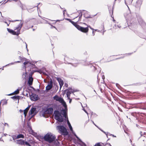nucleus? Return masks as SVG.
I'll return each instance as SVG.
<instances>
[{
    "label": "nucleus",
    "instance_id": "obj_1",
    "mask_svg": "<svg viewBox=\"0 0 146 146\" xmlns=\"http://www.w3.org/2000/svg\"><path fill=\"white\" fill-rule=\"evenodd\" d=\"M23 25V23L20 22L18 26L14 29V31L8 28H7V30L9 33L12 34L18 35L20 33V30Z\"/></svg>",
    "mask_w": 146,
    "mask_h": 146
},
{
    "label": "nucleus",
    "instance_id": "obj_2",
    "mask_svg": "<svg viewBox=\"0 0 146 146\" xmlns=\"http://www.w3.org/2000/svg\"><path fill=\"white\" fill-rule=\"evenodd\" d=\"M55 136L51 133H48L44 136V140L49 143H53L55 140Z\"/></svg>",
    "mask_w": 146,
    "mask_h": 146
},
{
    "label": "nucleus",
    "instance_id": "obj_3",
    "mask_svg": "<svg viewBox=\"0 0 146 146\" xmlns=\"http://www.w3.org/2000/svg\"><path fill=\"white\" fill-rule=\"evenodd\" d=\"M73 24L81 32L84 33H87L88 31V28L87 27L84 28L81 27L79 25H77L76 23L71 21L70 22Z\"/></svg>",
    "mask_w": 146,
    "mask_h": 146
},
{
    "label": "nucleus",
    "instance_id": "obj_4",
    "mask_svg": "<svg viewBox=\"0 0 146 146\" xmlns=\"http://www.w3.org/2000/svg\"><path fill=\"white\" fill-rule=\"evenodd\" d=\"M57 129L58 130L59 132L62 135H66L68 134V132L66 129L62 126H57Z\"/></svg>",
    "mask_w": 146,
    "mask_h": 146
},
{
    "label": "nucleus",
    "instance_id": "obj_5",
    "mask_svg": "<svg viewBox=\"0 0 146 146\" xmlns=\"http://www.w3.org/2000/svg\"><path fill=\"white\" fill-rule=\"evenodd\" d=\"M54 118L58 121L62 122L63 121V117L61 116L60 112L57 111L54 112Z\"/></svg>",
    "mask_w": 146,
    "mask_h": 146
},
{
    "label": "nucleus",
    "instance_id": "obj_6",
    "mask_svg": "<svg viewBox=\"0 0 146 146\" xmlns=\"http://www.w3.org/2000/svg\"><path fill=\"white\" fill-rule=\"evenodd\" d=\"M53 98L54 100H56V101H58L60 103H61L65 108H66V103L62 98L59 97L57 95H56Z\"/></svg>",
    "mask_w": 146,
    "mask_h": 146
},
{
    "label": "nucleus",
    "instance_id": "obj_7",
    "mask_svg": "<svg viewBox=\"0 0 146 146\" xmlns=\"http://www.w3.org/2000/svg\"><path fill=\"white\" fill-rule=\"evenodd\" d=\"M49 111L52 112L53 111L52 108H49L46 111H45L44 110H42L40 112V116L41 117H43L45 118H46L48 117V116L47 114H46V113H48V111Z\"/></svg>",
    "mask_w": 146,
    "mask_h": 146
},
{
    "label": "nucleus",
    "instance_id": "obj_8",
    "mask_svg": "<svg viewBox=\"0 0 146 146\" xmlns=\"http://www.w3.org/2000/svg\"><path fill=\"white\" fill-rule=\"evenodd\" d=\"M78 91V90H75L70 88L69 90H68L66 92L67 97L68 99H70V95L72 93H74L75 92H77Z\"/></svg>",
    "mask_w": 146,
    "mask_h": 146
},
{
    "label": "nucleus",
    "instance_id": "obj_9",
    "mask_svg": "<svg viewBox=\"0 0 146 146\" xmlns=\"http://www.w3.org/2000/svg\"><path fill=\"white\" fill-rule=\"evenodd\" d=\"M37 113L36 109L35 108H31L29 112V114L31 116V117H33Z\"/></svg>",
    "mask_w": 146,
    "mask_h": 146
},
{
    "label": "nucleus",
    "instance_id": "obj_10",
    "mask_svg": "<svg viewBox=\"0 0 146 146\" xmlns=\"http://www.w3.org/2000/svg\"><path fill=\"white\" fill-rule=\"evenodd\" d=\"M30 99L32 100L36 101L38 99V96L36 94H33L30 96Z\"/></svg>",
    "mask_w": 146,
    "mask_h": 146
},
{
    "label": "nucleus",
    "instance_id": "obj_11",
    "mask_svg": "<svg viewBox=\"0 0 146 146\" xmlns=\"http://www.w3.org/2000/svg\"><path fill=\"white\" fill-rule=\"evenodd\" d=\"M52 87V81L50 80L49 83H48L47 86L46 87V90L48 91L51 89Z\"/></svg>",
    "mask_w": 146,
    "mask_h": 146
},
{
    "label": "nucleus",
    "instance_id": "obj_12",
    "mask_svg": "<svg viewBox=\"0 0 146 146\" xmlns=\"http://www.w3.org/2000/svg\"><path fill=\"white\" fill-rule=\"evenodd\" d=\"M17 144L21 145H24V141L22 139H19L17 140L16 141H15Z\"/></svg>",
    "mask_w": 146,
    "mask_h": 146
},
{
    "label": "nucleus",
    "instance_id": "obj_13",
    "mask_svg": "<svg viewBox=\"0 0 146 146\" xmlns=\"http://www.w3.org/2000/svg\"><path fill=\"white\" fill-rule=\"evenodd\" d=\"M61 114L64 115V117L66 118L67 116V112L66 110L63 109L61 111Z\"/></svg>",
    "mask_w": 146,
    "mask_h": 146
},
{
    "label": "nucleus",
    "instance_id": "obj_14",
    "mask_svg": "<svg viewBox=\"0 0 146 146\" xmlns=\"http://www.w3.org/2000/svg\"><path fill=\"white\" fill-rule=\"evenodd\" d=\"M69 127V128L70 130L72 132V134L74 135L78 139H80L76 135V134L73 131L72 127L71 126H70Z\"/></svg>",
    "mask_w": 146,
    "mask_h": 146
},
{
    "label": "nucleus",
    "instance_id": "obj_15",
    "mask_svg": "<svg viewBox=\"0 0 146 146\" xmlns=\"http://www.w3.org/2000/svg\"><path fill=\"white\" fill-rule=\"evenodd\" d=\"M29 108L30 106H28L24 110L23 113L24 114V115L25 117L26 116L27 113Z\"/></svg>",
    "mask_w": 146,
    "mask_h": 146
},
{
    "label": "nucleus",
    "instance_id": "obj_16",
    "mask_svg": "<svg viewBox=\"0 0 146 146\" xmlns=\"http://www.w3.org/2000/svg\"><path fill=\"white\" fill-rule=\"evenodd\" d=\"M33 78L31 77H30L29 78V80L28 81L29 84L31 85L32 84L33 82Z\"/></svg>",
    "mask_w": 146,
    "mask_h": 146
},
{
    "label": "nucleus",
    "instance_id": "obj_17",
    "mask_svg": "<svg viewBox=\"0 0 146 146\" xmlns=\"http://www.w3.org/2000/svg\"><path fill=\"white\" fill-rule=\"evenodd\" d=\"M58 81L59 82V83L60 84V88H61L63 86L64 82L63 80L61 79L58 80Z\"/></svg>",
    "mask_w": 146,
    "mask_h": 146
},
{
    "label": "nucleus",
    "instance_id": "obj_18",
    "mask_svg": "<svg viewBox=\"0 0 146 146\" xmlns=\"http://www.w3.org/2000/svg\"><path fill=\"white\" fill-rule=\"evenodd\" d=\"M21 89V88H18L17 89L16 91H15L14 92V93L15 94H17L19 93V91Z\"/></svg>",
    "mask_w": 146,
    "mask_h": 146
},
{
    "label": "nucleus",
    "instance_id": "obj_19",
    "mask_svg": "<svg viewBox=\"0 0 146 146\" xmlns=\"http://www.w3.org/2000/svg\"><path fill=\"white\" fill-rule=\"evenodd\" d=\"M20 59L22 61V62L23 61H26L27 60V59L26 58H22L20 56H19Z\"/></svg>",
    "mask_w": 146,
    "mask_h": 146
},
{
    "label": "nucleus",
    "instance_id": "obj_20",
    "mask_svg": "<svg viewBox=\"0 0 146 146\" xmlns=\"http://www.w3.org/2000/svg\"><path fill=\"white\" fill-rule=\"evenodd\" d=\"M17 138H18V139L19 138H23L24 137V135L21 134L18 135H17Z\"/></svg>",
    "mask_w": 146,
    "mask_h": 146
},
{
    "label": "nucleus",
    "instance_id": "obj_21",
    "mask_svg": "<svg viewBox=\"0 0 146 146\" xmlns=\"http://www.w3.org/2000/svg\"><path fill=\"white\" fill-rule=\"evenodd\" d=\"M30 64V63H29V62L28 61H25V62H24V67L25 68H26V66L25 65L27 64Z\"/></svg>",
    "mask_w": 146,
    "mask_h": 146
},
{
    "label": "nucleus",
    "instance_id": "obj_22",
    "mask_svg": "<svg viewBox=\"0 0 146 146\" xmlns=\"http://www.w3.org/2000/svg\"><path fill=\"white\" fill-rule=\"evenodd\" d=\"M11 98L13 100L18 99H19V97L17 96H15L11 97Z\"/></svg>",
    "mask_w": 146,
    "mask_h": 146
},
{
    "label": "nucleus",
    "instance_id": "obj_23",
    "mask_svg": "<svg viewBox=\"0 0 146 146\" xmlns=\"http://www.w3.org/2000/svg\"><path fill=\"white\" fill-rule=\"evenodd\" d=\"M12 137L13 139L14 140H15L18 139L17 138V136L15 135H13L12 136Z\"/></svg>",
    "mask_w": 146,
    "mask_h": 146
},
{
    "label": "nucleus",
    "instance_id": "obj_24",
    "mask_svg": "<svg viewBox=\"0 0 146 146\" xmlns=\"http://www.w3.org/2000/svg\"><path fill=\"white\" fill-rule=\"evenodd\" d=\"M88 27H89L91 30H92L93 31H92V34H93V36H94L95 35V33H94V29L92 28L89 25L88 26V27H87L88 28Z\"/></svg>",
    "mask_w": 146,
    "mask_h": 146
},
{
    "label": "nucleus",
    "instance_id": "obj_25",
    "mask_svg": "<svg viewBox=\"0 0 146 146\" xmlns=\"http://www.w3.org/2000/svg\"><path fill=\"white\" fill-rule=\"evenodd\" d=\"M27 145L29 146H31V145H30L27 142H25L24 143V145Z\"/></svg>",
    "mask_w": 146,
    "mask_h": 146
},
{
    "label": "nucleus",
    "instance_id": "obj_26",
    "mask_svg": "<svg viewBox=\"0 0 146 146\" xmlns=\"http://www.w3.org/2000/svg\"><path fill=\"white\" fill-rule=\"evenodd\" d=\"M27 74V72L24 73L22 75L23 78H25Z\"/></svg>",
    "mask_w": 146,
    "mask_h": 146
},
{
    "label": "nucleus",
    "instance_id": "obj_27",
    "mask_svg": "<svg viewBox=\"0 0 146 146\" xmlns=\"http://www.w3.org/2000/svg\"><path fill=\"white\" fill-rule=\"evenodd\" d=\"M20 62V61H17V62H15L14 63H12L9 64H8V65H10V64H11V65L13 64H14L15 63H19ZM7 65H6V66H7Z\"/></svg>",
    "mask_w": 146,
    "mask_h": 146
},
{
    "label": "nucleus",
    "instance_id": "obj_28",
    "mask_svg": "<svg viewBox=\"0 0 146 146\" xmlns=\"http://www.w3.org/2000/svg\"><path fill=\"white\" fill-rule=\"evenodd\" d=\"M95 146H102L100 143H98L95 145Z\"/></svg>",
    "mask_w": 146,
    "mask_h": 146
},
{
    "label": "nucleus",
    "instance_id": "obj_29",
    "mask_svg": "<svg viewBox=\"0 0 146 146\" xmlns=\"http://www.w3.org/2000/svg\"><path fill=\"white\" fill-rule=\"evenodd\" d=\"M67 122L69 127L71 126L68 119L67 120Z\"/></svg>",
    "mask_w": 146,
    "mask_h": 146
},
{
    "label": "nucleus",
    "instance_id": "obj_30",
    "mask_svg": "<svg viewBox=\"0 0 146 146\" xmlns=\"http://www.w3.org/2000/svg\"><path fill=\"white\" fill-rule=\"evenodd\" d=\"M101 131H102L103 133H105V134L106 135H107V137H108L107 135H108V133H109H109H106V132H105V131H103V130H101Z\"/></svg>",
    "mask_w": 146,
    "mask_h": 146
},
{
    "label": "nucleus",
    "instance_id": "obj_31",
    "mask_svg": "<svg viewBox=\"0 0 146 146\" xmlns=\"http://www.w3.org/2000/svg\"><path fill=\"white\" fill-rule=\"evenodd\" d=\"M109 135H111V136H112L113 137H116V136H115V135H113L112 134H109Z\"/></svg>",
    "mask_w": 146,
    "mask_h": 146
},
{
    "label": "nucleus",
    "instance_id": "obj_32",
    "mask_svg": "<svg viewBox=\"0 0 146 146\" xmlns=\"http://www.w3.org/2000/svg\"><path fill=\"white\" fill-rule=\"evenodd\" d=\"M66 19L68 21H69L70 22H71V20L70 19Z\"/></svg>",
    "mask_w": 146,
    "mask_h": 146
},
{
    "label": "nucleus",
    "instance_id": "obj_33",
    "mask_svg": "<svg viewBox=\"0 0 146 146\" xmlns=\"http://www.w3.org/2000/svg\"><path fill=\"white\" fill-rule=\"evenodd\" d=\"M19 111L20 113H22L23 112V110H19Z\"/></svg>",
    "mask_w": 146,
    "mask_h": 146
},
{
    "label": "nucleus",
    "instance_id": "obj_34",
    "mask_svg": "<svg viewBox=\"0 0 146 146\" xmlns=\"http://www.w3.org/2000/svg\"><path fill=\"white\" fill-rule=\"evenodd\" d=\"M83 110H84V111L87 114H88V113H87V112L86 111V110H84V109H83Z\"/></svg>",
    "mask_w": 146,
    "mask_h": 146
},
{
    "label": "nucleus",
    "instance_id": "obj_35",
    "mask_svg": "<svg viewBox=\"0 0 146 146\" xmlns=\"http://www.w3.org/2000/svg\"><path fill=\"white\" fill-rule=\"evenodd\" d=\"M68 99L70 100H69V103H71V102L72 99H70H70Z\"/></svg>",
    "mask_w": 146,
    "mask_h": 146
},
{
    "label": "nucleus",
    "instance_id": "obj_36",
    "mask_svg": "<svg viewBox=\"0 0 146 146\" xmlns=\"http://www.w3.org/2000/svg\"><path fill=\"white\" fill-rule=\"evenodd\" d=\"M82 17V16L81 15L80 17H79V21H80V19H81V17Z\"/></svg>",
    "mask_w": 146,
    "mask_h": 146
},
{
    "label": "nucleus",
    "instance_id": "obj_37",
    "mask_svg": "<svg viewBox=\"0 0 146 146\" xmlns=\"http://www.w3.org/2000/svg\"><path fill=\"white\" fill-rule=\"evenodd\" d=\"M107 144H108V145H110V146H111V145L110 144V143H107Z\"/></svg>",
    "mask_w": 146,
    "mask_h": 146
},
{
    "label": "nucleus",
    "instance_id": "obj_38",
    "mask_svg": "<svg viewBox=\"0 0 146 146\" xmlns=\"http://www.w3.org/2000/svg\"><path fill=\"white\" fill-rule=\"evenodd\" d=\"M107 144H108V145H110V146H111V145L110 144V143H107Z\"/></svg>",
    "mask_w": 146,
    "mask_h": 146
},
{
    "label": "nucleus",
    "instance_id": "obj_39",
    "mask_svg": "<svg viewBox=\"0 0 146 146\" xmlns=\"http://www.w3.org/2000/svg\"><path fill=\"white\" fill-rule=\"evenodd\" d=\"M94 30H95V31H99L98 29H95Z\"/></svg>",
    "mask_w": 146,
    "mask_h": 146
},
{
    "label": "nucleus",
    "instance_id": "obj_40",
    "mask_svg": "<svg viewBox=\"0 0 146 146\" xmlns=\"http://www.w3.org/2000/svg\"><path fill=\"white\" fill-rule=\"evenodd\" d=\"M17 21V20L14 21H12V22H13L15 21Z\"/></svg>",
    "mask_w": 146,
    "mask_h": 146
},
{
    "label": "nucleus",
    "instance_id": "obj_41",
    "mask_svg": "<svg viewBox=\"0 0 146 146\" xmlns=\"http://www.w3.org/2000/svg\"><path fill=\"white\" fill-rule=\"evenodd\" d=\"M65 85L66 86V87L67 86H68L67 84H65Z\"/></svg>",
    "mask_w": 146,
    "mask_h": 146
},
{
    "label": "nucleus",
    "instance_id": "obj_42",
    "mask_svg": "<svg viewBox=\"0 0 146 146\" xmlns=\"http://www.w3.org/2000/svg\"><path fill=\"white\" fill-rule=\"evenodd\" d=\"M93 124L96 126V125L94 123V122L93 121Z\"/></svg>",
    "mask_w": 146,
    "mask_h": 146
},
{
    "label": "nucleus",
    "instance_id": "obj_43",
    "mask_svg": "<svg viewBox=\"0 0 146 146\" xmlns=\"http://www.w3.org/2000/svg\"><path fill=\"white\" fill-rule=\"evenodd\" d=\"M7 26H9V24H8L7 23Z\"/></svg>",
    "mask_w": 146,
    "mask_h": 146
},
{
    "label": "nucleus",
    "instance_id": "obj_44",
    "mask_svg": "<svg viewBox=\"0 0 146 146\" xmlns=\"http://www.w3.org/2000/svg\"><path fill=\"white\" fill-rule=\"evenodd\" d=\"M5 23H6V24H7V23L6 22V21L5 22Z\"/></svg>",
    "mask_w": 146,
    "mask_h": 146
},
{
    "label": "nucleus",
    "instance_id": "obj_45",
    "mask_svg": "<svg viewBox=\"0 0 146 146\" xmlns=\"http://www.w3.org/2000/svg\"><path fill=\"white\" fill-rule=\"evenodd\" d=\"M64 11H63V14H64Z\"/></svg>",
    "mask_w": 146,
    "mask_h": 146
},
{
    "label": "nucleus",
    "instance_id": "obj_46",
    "mask_svg": "<svg viewBox=\"0 0 146 146\" xmlns=\"http://www.w3.org/2000/svg\"><path fill=\"white\" fill-rule=\"evenodd\" d=\"M53 28H54L56 29V27H55L53 26Z\"/></svg>",
    "mask_w": 146,
    "mask_h": 146
},
{
    "label": "nucleus",
    "instance_id": "obj_47",
    "mask_svg": "<svg viewBox=\"0 0 146 146\" xmlns=\"http://www.w3.org/2000/svg\"><path fill=\"white\" fill-rule=\"evenodd\" d=\"M95 30H94V33H95Z\"/></svg>",
    "mask_w": 146,
    "mask_h": 146
},
{
    "label": "nucleus",
    "instance_id": "obj_48",
    "mask_svg": "<svg viewBox=\"0 0 146 146\" xmlns=\"http://www.w3.org/2000/svg\"><path fill=\"white\" fill-rule=\"evenodd\" d=\"M6 125H7L8 126V124H7V123H6Z\"/></svg>",
    "mask_w": 146,
    "mask_h": 146
},
{
    "label": "nucleus",
    "instance_id": "obj_49",
    "mask_svg": "<svg viewBox=\"0 0 146 146\" xmlns=\"http://www.w3.org/2000/svg\"><path fill=\"white\" fill-rule=\"evenodd\" d=\"M26 47L27 48V44H26Z\"/></svg>",
    "mask_w": 146,
    "mask_h": 146
},
{
    "label": "nucleus",
    "instance_id": "obj_50",
    "mask_svg": "<svg viewBox=\"0 0 146 146\" xmlns=\"http://www.w3.org/2000/svg\"><path fill=\"white\" fill-rule=\"evenodd\" d=\"M30 128V129L31 130V131H32V130L31 129V128Z\"/></svg>",
    "mask_w": 146,
    "mask_h": 146
},
{
    "label": "nucleus",
    "instance_id": "obj_51",
    "mask_svg": "<svg viewBox=\"0 0 146 146\" xmlns=\"http://www.w3.org/2000/svg\"><path fill=\"white\" fill-rule=\"evenodd\" d=\"M23 7V6H22V9H23V8H22Z\"/></svg>",
    "mask_w": 146,
    "mask_h": 146
},
{
    "label": "nucleus",
    "instance_id": "obj_52",
    "mask_svg": "<svg viewBox=\"0 0 146 146\" xmlns=\"http://www.w3.org/2000/svg\"><path fill=\"white\" fill-rule=\"evenodd\" d=\"M10 141H12V140H11V139H10Z\"/></svg>",
    "mask_w": 146,
    "mask_h": 146
},
{
    "label": "nucleus",
    "instance_id": "obj_53",
    "mask_svg": "<svg viewBox=\"0 0 146 146\" xmlns=\"http://www.w3.org/2000/svg\"><path fill=\"white\" fill-rule=\"evenodd\" d=\"M6 135H7V134H6V135H5L6 136Z\"/></svg>",
    "mask_w": 146,
    "mask_h": 146
},
{
    "label": "nucleus",
    "instance_id": "obj_54",
    "mask_svg": "<svg viewBox=\"0 0 146 146\" xmlns=\"http://www.w3.org/2000/svg\"><path fill=\"white\" fill-rule=\"evenodd\" d=\"M6 135H7V134H6V135H5L6 136Z\"/></svg>",
    "mask_w": 146,
    "mask_h": 146
},
{
    "label": "nucleus",
    "instance_id": "obj_55",
    "mask_svg": "<svg viewBox=\"0 0 146 146\" xmlns=\"http://www.w3.org/2000/svg\"><path fill=\"white\" fill-rule=\"evenodd\" d=\"M125 3L126 4L125 1Z\"/></svg>",
    "mask_w": 146,
    "mask_h": 146
},
{
    "label": "nucleus",
    "instance_id": "obj_56",
    "mask_svg": "<svg viewBox=\"0 0 146 146\" xmlns=\"http://www.w3.org/2000/svg\"><path fill=\"white\" fill-rule=\"evenodd\" d=\"M0 13H1V12H0Z\"/></svg>",
    "mask_w": 146,
    "mask_h": 146
},
{
    "label": "nucleus",
    "instance_id": "obj_57",
    "mask_svg": "<svg viewBox=\"0 0 146 146\" xmlns=\"http://www.w3.org/2000/svg\"><path fill=\"white\" fill-rule=\"evenodd\" d=\"M74 66H76V65H74Z\"/></svg>",
    "mask_w": 146,
    "mask_h": 146
},
{
    "label": "nucleus",
    "instance_id": "obj_58",
    "mask_svg": "<svg viewBox=\"0 0 146 146\" xmlns=\"http://www.w3.org/2000/svg\"><path fill=\"white\" fill-rule=\"evenodd\" d=\"M1 3V2H0V3Z\"/></svg>",
    "mask_w": 146,
    "mask_h": 146
}]
</instances>
